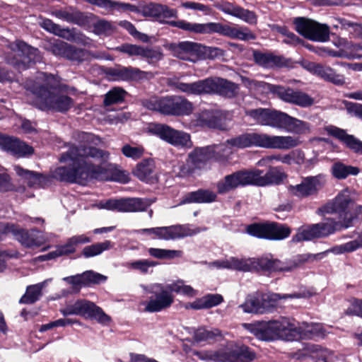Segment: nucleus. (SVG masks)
<instances>
[{"instance_id": "1", "label": "nucleus", "mask_w": 362, "mask_h": 362, "mask_svg": "<svg viewBox=\"0 0 362 362\" xmlns=\"http://www.w3.org/2000/svg\"><path fill=\"white\" fill-rule=\"evenodd\" d=\"M78 145H72L68 151L62 154L59 161L68 163L69 166L58 167L52 171L51 177L59 181L77 182L88 179L108 180L107 169L100 165H95L89 162V158H100L105 161L109 158V153L98 149L93 146L98 145L100 139L87 132L76 134Z\"/></svg>"}, {"instance_id": "2", "label": "nucleus", "mask_w": 362, "mask_h": 362, "mask_svg": "<svg viewBox=\"0 0 362 362\" xmlns=\"http://www.w3.org/2000/svg\"><path fill=\"white\" fill-rule=\"evenodd\" d=\"M354 204L349 194L339 193L332 202L322 206L320 211L323 215L338 214L342 221H336L333 218H325L322 222L306 225L293 236L292 241L299 243L324 238L351 226L355 218L351 212Z\"/></svg>"}, {"instance_id": "3", "label": "nucleus", "mask_w": 362, "mask_h": 362, "mask_svg": "<svg viewBox=\"0 0 362 362\" xmlns=\"http://www.w3.org/2000/svg\"><path fill=\"white\" fill-rule=\"evenodd\" d=\"M60 83L58 75L46 72H40L35 78L26 80L25 88L33 95L30 103L42 111H68L74 102L69 96L57 92Z\"/></svg>"}, {"instance_id": "4", "label": "nucleus", "mask_w": 362, "mask_h": 362, "mask_svg": "<svg viewBox=\"0 0 362 362\" xmlns=\"http://www.w3.org/2000/svg\"><path fill=\"white\" fill-rule=\"evenodd\" d=\"M259 169H242L226 175L216 183L219 194H227L239 187L255 185L264 187L269 185H279L286 175L276 168H270L265 175Z\"/></svg>"}, {"instance_id": "5", "label": "nucleus", "mask_w": 362, "mask_h": 362, "mask_svg": "<svg viewBox=\"0 0 362 362\" xmlns=\"http://www.w3.org/2000/svg\"><path fill=\"white\" fill-rule=\"evenodd\" d=\"M141 287L146 293L153 295L149 298L144 308L148 313H158L170 308L174 302L173 292L190 298L198 293L197 291L189 285H185L181 280L166 286L156 283L148 286L143 285Z\"/></svg>"}, {"instance_id": "6", "label": "nucleus", "mask_w": 362, "mask_h": 362, "mask_svg": "<svg viewBox=\"0 0 362 362\" xmlns=\"http://www.w3.org/2000/svg\"><path fill=\"white\" fill-rule=\"evenodd\" d=\"M231 147L245 148L258 146L265 148L290 149L299 145L298 138L291 136H274L267 134L245 133L226 141Z\"/></svg>"}, {"instance_id": "7", "label": "nucleus", "mask_w": 362, "mask_h": 362, "mask_svg": "<svg viewBox=\"0 0 362 362\" xmlns=\"http://www.w3.org/2000/svg\"><path fill=\"white\" fill-rule=\"evenodd\" d=\"M246 115L257 124L289 132L300 133L305 122L286 112L270 108L259 107L246 111Z\"/></svg>"}, {"instance_id": "8", "label": "nucleus", "mask_w": 362, "mask_h": 362, "mask_svg": "<svg viewBox=\"0 0 362 362\" xmlns=\"http://www.w3.org/2000/svg\"><path fill=\"white\" fill-rule=\"evenodd\" d=\"M146 108L166 116H187L194 110L193 104L183 96L173 95L153 96L142 100Z\"/></svg>"}, {"instance_id": "9", "label": "nucleus", "mask_w": 362, "mask_h": 362, "mask_svg": "<svg viewBox=\"0 0 362 362\" xmlns=\"http://www.w3.org/2000/svg\"><path fill=\"white\" fill-rule=\"evenodd\" d=\"M291 321L283 318L279 320H271L268 322H257L251 325V332L258 339L262 341H274L277 339H283L290 341Z\"/></svg>"}, {"instance_id": "10", "label": "nucleus", "mask_w": 362, "mask_h": 362, "mask_svg": "<svg viewBox=\"0 0 362 362\" xmlns=\"http://www.w3.org/2000/svg\"><path fill=\"white\" fill-rule=\"evenodd\" d=\"M246 233L255 238L268 240H282L291 233V228L284 223L264 221L247 225Z\"/></svg>"}, {"instance_id": "11", "label": "nucleus", "mask_w": 362, "mask_h": 362, "mask_svg": "<svg viewBox=\"0 0 362 362\" xmlns=\"http://www.w3.org/2000/svg\"><path fill=\"white\" fill-rule=\"evenodd\" d=\"M60 312L64 316L80 315L96 320L103 325L108 324L111 320L110 317L106 315L101 308L85 299L78 300L73 304L67 305L60 309Z\"/></svg>"}, {"instance_id": "12", "label": "nucleus", "mask_w": 362, "mask_h": 362, "mask_svg": "<svg viewBox=\"0 0 362 362\" xmlns=\"http://www.w3.org/2000/svg\"><path fill=\"white\" fill-rule=\"evenodd\" d=\"M49 49L55 56L64 58L76 64L90 61L93 58H99L98 55L88 49L77 47L62 40H57L52 43Z\"/></svg>"}, {"instance_id": "13", "label": "nucleus", "mask_w": 362, "mask_h": 362, "mask_svg": "<svg viewBox=\"0 0 362 362\" xmlns=\"http://www.w3.org/2000/svg\"><path fill=\"white\" fill-rule=\"evenodd\" d=\"M151 131L160 139L175 147L190 148L193 146L189 134L175 129L167 124H155Z\"/></svg>"}, {"instance_id": "14", "label": "nucleus", "mask_w": 362, "mask_h": 362, "mask_svg": "<svg viewBox=\"0 0 362 362\" xmlns=\"http://www.w3.org/2000/svg\"><path fill=\"white\" fill-rule=\"evenodd\" d=\"M0 232L12 235L16 240L26 247H39L45 242L42 235L35 234V233H40L37 229L28 231L12 223H0Z\"/></svg>"}, {"instance_id": "15", "label": "nucleus", "mask_w": 362, "mask_h": 362, "mask_svg": "<svg viewBox=\"0 0 362 362\" xmlns=\"http://www.w3.org/2000/svg\"><path fill=\"white\" fill-rule=\"evenodd\" d=\"M152 203L153 201L149 199L126 198L101 202L98 206L100 209L119 212H138L146 210Z\"/></svg>"}, {"instance_id": "16", "label": "nucleus", "mask_w": 362, "mask_h": 362, "mask_svg": "<svg viewBox=\"0 0 362 362\" xmlns=\"http://www.w3.org/2000/svg\"><path fill=\"white\" fill-rule=\"evenodd\" d=\"M205 33H218L221 35L243 41L254 40L256 35L246 26H231L221 23H205Z\"/></svg>"}, {"instance_id": "17", "label": "nucleus", "mask_w": 362, "mask_h": 362, "mask_svg": "<svg viewBox=\"0 0 362 362\" xmlns=\"http://www.w3.org/2000/svg\"><path fill=\"white\" fill-rule=\"evenodd\" d=\"M240 91L239 84L221 77L205 78V93L216 94L227 99L236 98Z\"/></svg>"}, {"instance_id": "18", "label": "nucleus", "mask_w": 362, "mask_h": 362, "mask_svg": "<svg viewBox=\"0 0 362 362\" xmlns=\"http://www.w3.org/2000/svg\"><path fill=\"white\" fill-rule=\"evenodd\" d=\"M327 251L319 252L317 254H300L294 256L292 259L281 261L278 259L273 258V272H291L296 269L302 267L305 263L313 262L314 261L320 260L324 258Z\"/></svg>"}, {"instance_id": "19", "label": "nucleus", "mask_w": 362, "mask_h": 362, "mask_svg": "<svg viewBox=\"0 0 362 362\" xmlns=\"http://www.w3.org/2000/svg\"><path fill=\"white\" fill-rule=\"evenodd\" d=\"M41 28L47 32L62 37L68 41L86 45L89 40L76 28H62L61 26L48 18L42 19L40 22Z\"/></svg>"}, {"instance_id": "20", "label": "nucleus", "mask_w": 362, "mask_h": 362, "mask_svg": "<svg viewBox=\"0 0 362 362\" xmlns=\"http://www.w3.org/2000/svg\"><path fill=\"white\" fill-rule=\"evenodd\" d=\"M11 49L18 52L20 59L15 63V66L20 71L31 67L40 59L38 49L28 45L23 41H16L11 45Z\"/></svg>"}, {"instance_id": "21", "label": "nucleus", "mask_w": 362, "mask_h": 362, "mask_svg": "<svg viewBox=\"0 0 362 362\" xmlns=\"http://www.w3.org/2000/svg\"><path fill=\"white\" fill-rule=\"evenodd\" d=\"M168 47L174 57L191 62L197 61L202 52L201 44L190 41L170 43Z\"/></svg>"}, {"instance_id": "22", "label": "nucleus", "mask_w": 362, "mask_h": 362, "mask_svg": "<svg viewBox=\"0 0 362 362\" xmlns=\"http://www.w3.org/2000/svg\"><path fill=\"white\" fill-rule=\"evenodd\" d=\"M107 76L115 81H137L152 77L151 72H146L132 66L117 65L107 69Z\"/></svg>"}, {"instance_id": "23", "label": "nucleus", "mask_w": 362, "mask_h": 362, "mask_svg": "<svg viewBox=\"0 0 362 362\" xmlns=\"http://www.w3.org/2000/svg\"><path fill=\"white\" fill-rule=\"evenodd\" d=\"M322 186L320 176H308L298 185H289L288 189L293 196L304 199L317 194Z\"/></svg>"}, {"instance_id": "24", "label": "nucleus", "mask_w": 362, "mask_h": 362, "mask_svg": "<svg viewBox=\"0 0 362 362\" xmlns=\"http://www.w3.org/2000/svg\"><path fill=\"white\" fill-rule=\"evenodd\" d=\"M141 14L145 17H151L163 23L166 18L177 17L175 9L170 8L166 5L151 2L141 5Z\"/></svg>"}, {"instance_id": "25", "label": "nucleus", "mask_w": 362, "mask_h": 362, "mask_svg": "<svg viewBox=\"0 0 362 362\" xmlns=\"http://www.w3.org/2000/svg\"><path fill=\"white\" fill-rule=\"evenodd\" d=\"M0 148L18 156H25L33 153L32 146L17 138L4 135H0Z\"/></svg>"}, {"instance_id": "26", "label": "nucleus", "mask_w": 362, "mask_h": 362, "mask_svg": "<svg viewBox=\"0 0 362 362\" xmlns=\"http://www.w3.org/2000/svg\"><path fill=\"white\" fill-rule=\"evenodd\" d=\"M328 134L337 139L345 146L358 154H362V141L354 135L347 134L346 131L335 126L327 129Z\"/></svg>"}, {"instance_id": "27", "label": "nucleus", "mask_w": 362, "mask_h": 362, "mask_svg": "<svg viewBox=\"0 0 362 362\" xmlns=\"http://www.w3.org/2000/svg\"><path fill=\"white\" fill-rule=\"evenodd\" d=\"M253 59L256 64L264 68L284 67L288 65V60L283 56L275 55L272 52L253 51Z\"/></svg>"}, {"instance_id": "28", "label": "nucleus", "mask_w": 362, "mask_h": 362, "mask_svg": "<svg viewBox=\"0 0 362 362\" xmlns=\"http://www.w3.org/2000/svg\"><path fill=\"white\" fill-rule=\"evenodd\" d=\"M322 334V327L320 324L306 325L303 328L296 327L294 323L291 322L290 327V341H298L301 339H312L319 337Z\"/></svg>"}, {"instance_id": "29", "label": "nucleus", "mask_w": 362, "mask_h": 362, "mask_svg": "<svg viewBox=\"0 0 362 362\" xmlns=\"http://www.w3.org/2000/svg\"><path fill=\"white\" fill-rule=\"evenodd\" d=\"M14 170L30 187H45L51 182V177L49 176L24 169L19 165H15Z\"/></svg>"}, {"instance_id": "30", "label": "nucleus", "mask_w": 362, "mask_h": 362, "mask_svg": "<svg viewBox=\"0 0 362 362\" xmlns=\"http://www.w3.org/2000/svg\"><path fill=\"white\" fill-rule=\"evenodd\" d=\"M310 69L313 74L336 86H343L346 83L344 75L337 74L335 70L329 66L312 63Z\"/></svg>"}, {"instance_id": "31", "label": "nucleus", "mask_w": 362, "mask_h": 362, "mask_svg": "<svg viewBox=\"0 0 362 362\" xmlns=\"http://www.w3.org/2000/svg\"><path fill=\"white\" fill-rule=\"evenodd\" d=\"M195 232L186 226L174 225L158 227L157 239L170 240L182 238L194 234Z\"/></svg>"}, {"instance_id": "32", "label": "nucleus", "mask_w": 362, "mask_h": 362, "mask_svg": "<svg viewBox=\"0 0 362 362\" xmlns=\"http://www.w3.org/2000/svg\"><path fill=\"white\" fill-rule=\"evenodd\" d=\"M134 175L141 181L153 183L158 180L155 162L151 158L144 159L136 164Z\"/></svg>"}, {"instance_id": "33", "label": "nucleus", "mask_w": 362, "mask_h": 362, "mask_svg": "<svg viewBox=\"0 0 362 362\" xmlns=\"http://www.w3.org/2000/svg\"><path fill=\"white\" fill-rule=\"evenodd\" d=\"M228 115L226 111L221 110H205V126L211 129H216L221 131H227Z\"/></svg>"}, {"instance_id": "34", "label": "nucleus", "mask_w": 362, "mask_h": 362, "mask_svg": "<svg viewBox=\"0 0 362 362\" xmlns=\"http://www.w3.org/2000/svg\"><path fill=\"white\" fill-rule=\"evenodd\" d=\"M106 279V277L93 271H86L82 274L63 278V280L74 287L88 286L91 284H98Z\"/></svg>"}, {"instance_id": "35", "label": "nucleus", "mask_w": 362, "mask_h": 362, "mask_svg": "<svg viewBox=\"0 0 362 362\" xmlns=\"http://www.w3.org/2000/svg\"><path fill=\"white\" fill-rule=\"evenodd\" d=\"M302 297L300 293H293L291 294H280V293H272L266 294L260 293V306L261 314L272 313L276 307L278 300L281 299L287 298H300Z\"/></svg>"}, {"instance_id": "36", "label": "nucleus", "mask_w": 362, "mask_h": 362, "mask_svg": "<svg viewBox=\"0 0 362 362\" xmlns=\"http://www.w3.org/2000/svg\"><path fill=\"white\" fill-rule=\"evenodd\" d=\"M228 362H252L256 358V353L245 344H235L228 349Z\"/></svg>"}, {"instance_id": "37", "label": "nucleus", "mask_w": 362, "mask_h": 362, "mask_svg": "<svg viewBox=\"0 0 362 362\" xmlns=\"http://www.w3.org/2000/svg\"><path fill=\"white\" fill-rule=\"evenodd\" d=\"M214 264H218V267L233 269L243 272H252V257L247 259H238L237 257H231L221 262H216Z\"/></svg>"}, {"instance_id": "38", "label": "nucleus", "mask_w": 362, "mask_h": 362, "mask_svg": "<svg viewBox=\"0 0 362 362\" xmlns=\"http://www.w3.org/2000/svg\"><path fill=\"white\" fill-rule=\"evenodd\" d=\"M51 14L59 19L78 25H81L85 23V16L79 11L72 10L71 11L66 9H54L52 11Z\"/></svg>"}, {"instance_id": "39", "label": "nucleus", "mask_w": 362, "mask_h": 362, "mask_svg": "<svg viewBox=\"0 0 362 362\" xmlns=\"http://www.w3.org/2000/svg\"><path fill=\"white\" fill-rule=\"evenodd\" d=\"M90 242L91 238L86 235H78L68 238L65 244L59 245V247L63 256H65L74 253L78 245L89 243Z\"/></svg>"}, {"instance_id": "40", "label": "nucleus", "mask_w": 362, "mask_h": 362, "mask_svg": "<svg viewBox=\"0 0 362 362\" xmlns=\"http://www.w3.org/2000/svg\"><path fill=\"white\" fill-rule=\"evenodd\" d=\"M45 283L42 282L27 286L25 294L20 298L21 304H33L37 302L42 295V288Z\"/></svg>"}, {"instance_id": "41", "label": "nucleus", "mask_w": 362, "mask_h": 362, "mask_svg": "<svg viewBox=\"0 0 362 362\" xmlns=\"http://www.w3.org/2000/svg\"><path fill=\"white\" fill-rule=\"evenodd\" d=\"M204 163V149L201 147L195 148L188 155L186 160L187 170L186 173L191 174L194 170L200 169Z\"/></svg>"}, {"instance_id": "42", "label": "nucleus", "mask_w": 362, "mask_h": 362, "mask_svg": "<svg viewBox=\"0 0 362 362\" xmlns=\"http://www.w3.org/2000/svg\"><path fill=\"white\" fill-rule=\"evenodd\" d=\"M112 247L113 243L110 240L96 243L84 247L81 251V255L85 258L93 257L100 255L104 251L108 250Z\"/></svg>"}, {"instance_id": "43", "label": "nucleus", "mask_w": 362, "mask_h": 362, "mask_svg": "<svg viewBox=\"0 0 362 362\" xmlns=\"http://www.w3.org/2000/svg\"><path fill=\"white\" fill-rule=\"evenodd\" d=\"M273 257L271 254L252 257V272L272 273Z\"/></svg>"}, {"instance_id": "44", "label": "nucleus", "mask_w": 362, "mask_h": 362, "mask_svg": "<svg viewBox=\"0 0 362 362\" xmlns=\"http://www.w3.org/2000/svg\"><path fill=\"white\" fill-rule=\"evenodd\" d=\"M335 56L349 59H361L362 58V45L347 42L343 48L337 51Z\"/></svg>"}, {"instance_id": "45", "label": "nucleus", "mask_w": 362, "mask_h": 362, "mask_svg": "<svg viewBox=\"0 0 362 362\" xmlns=\"http://www.w3.org/2000/svg\"><path fill=\"white\" fill-rule=\"evenodd\" d=\"M359 172L358 167L347 165L341 162L334 163L332 167L333 176L339 180L345 179L350 175H356Z\"/></svg>"}, {"instance_id": "46", "label": "nucleus", "mask_w": 362, "mask_h": 362, "mask_svg": "<svg viewBox=\"0 0 362 362\" xmlns=\"http://www.w3.org/2000/svg\"><path fill=\"white\" fill-rule=\"evenodd\" d=\"M315 22L305 17H297L293 21L296 32L306 39H308L309 35H311Z\"/></svg>"}, {"instance_id": "47", "label": "nucleus", "mask_w": 362, "mask_h": 362, "mask_svg": "<svg viewBox=\"0 0 362 362\" xmlns=\"http://www.w3.org/2000/svg\"><path fill=\"white\" fill-rule=\"evenodd\" d=\"M267 90L281 100L291 103L294 94V89L279 85L267 83Z\"/></svg>"}, {"instance_id": "48", "label": "nucleus", "mask_w": 362, "mask_h": 362, "mask_svg": "<svg viewBox=\"0 0 362 362\" xmlns=\"http://www.w3.org/2000/svg\"><path fill=\"white\" fill-rule=\"evenodd\" d=\"M329 33L330 30L328 25L320 24L316 21L308 40L317 42H326L329 39Z\"/></svg>"}, {"instance_id": "49", "label": "nucleus", "mask_w": 362, "mask_h": 362, "mask_svg": "<svg viewBox=\"0 0 362 362\" xmlns=\"http://www.w3.org/2000/svg\"><path fill=\"white\" fill-rule=\"evenodd\" d=\"M127 94V92L122 88H113L105 95L103 104L107 107L120 103L124 100Z\"/></svg>"}, {"instance_id": "50", "label": "nucleus", "mask_w": 362, "mask_h": 362, "mask_svg": "<svg viewBox=\"0 0 362 362\" xmlns=\"http://www.w3.org/2000/svg\"><path fill=\"white\" fill-rule=\"evenodd\" d=\"M175 88L187 94L199 95L204 92V81L201 80L190 83L178 82L175 84Z\"/></svg>"}, {"instance_id": "51", "label": "nucleus", "mask_w": 362, "mask_h": 362, "mask_svg": "<svg viewBox=\"0 0 362 362\" xmlns=\"http://www.w3.org/2000/svg\"><path fill=\"white\" fill-rule=\"evenodd\" d=\"M240 308L245 313L261 314L262 310L260 306V293L250 296Z\"/></svg>"}, {"instance_id": "52", "label": "nucleus", "mask_w": 362, "mask_h": 362, "mask_svg": "<svg viewBox=\"0 0 362 362\" xmlns=\"http://www.w3.org/2000/svg\"><path fill=\"white\" fill-rule=\"evenodd\" d=\"M170 25L194 33L204 32V24L192 23L184 20L171 21L167 22Z\"/></svg>"}, {"instance_id": "53", "label": "nucleus", "mask_w": 362, "mask_h": 362, "mask_svg": "<svg viewBox=\"0 0 362 362\" xmlns=\"http://www.w3.org/2000/svg\"><path fill=\"white\" fill-rule=\"evenodd\" d=\"M158 264V262L144 259L129 262L127 264V267L131 269L138 271L142 274H146L152 272V271L149 270L150 268H153Z\"/></svg>"}, {"instance_id": "54", "label": "nucleus", "mask_w": 362, "mask_h": 362, "mask_svg": "<svg viewBox=\"0 0 362 362\" xmlns=\"http://www.w3.org/2000/svg\"><path fill=\"white\" fill-rule=\"evenodd\" d=\"M148 252L151 256L158 259H172L182 256V251L175 250L150 247Z\"/></svg>"}, {"instance_id": "55", "label": "nucleus", "mask_w": 362, "mask_h": 362, "mask_svg": "<svg viewBox=\"0 0 362 362\" xmlns=\"http://www.w3.org/2000/svg\"><path fill=\"white\" fill-rule=\"evenodd\" d=\"M291 104L301 107H308L314 104V99L306 93L294 90Z\"/></svg>"}, {"instance_id": "56", "label": "nucleus", "mask_w": 362, "mask_h": 362, "mask_svg": "<svg viewBox=\"0 0 362 362\" xmlns=\"http://www.w3.org/2000/svg\"><path fill=\"white\" fill-rule=\"evenodd\" d=\"M93 33L98 35H110L115 30L114 25L106 20H98L93 24Z\"/></svg>"}, {"instance_id": "57", "label": "nucleus", "mask_w": 362, "mask_h": 362, "mask_svg": "<svg viewBox=\"0 0 362 362\" xmlns=\"http://www.w3.org/2000/svg\"><path fill=\"white\" fill-rule=\"evenodd\" d=\"M228 362V349L224 350H205V361Z\"/></svg>"}, {"instance_id": "58", "label": "nucleus", "mask_w": 362, "mask_h": 362, "mask_svg": "<svg viewBox=\"0 0 362 362\" xmlns=\"http://www.w3.org/2000/svg\"><path fill=\"white\" fill-rule=\"evenodd\" d=\"M143 46L129 43L122 44L115 48V50L128 54L129 57L141 56Z\"/></svg>"}, {"instance_id": "59", "label": "nucleus", "mask_w": 362, "mask_h": 362, "mask_svg": "<svg viewBox=\"0 0 362 362\" xmlns=\"http://www.w3.org/2000/svg\"><path fill=\"white\" fill-rule=\"evenodd\" d=\"M121 151L125 157L137 160L143 156L144 149L142 146H132L129 144H125L122 146Z\"/></svg>"}, {"instance_id": "60", "label": "nucleus", "mask_w": 362, "mask_h": 362, "mask_svg": "<svg viewBox=\"0 0 362 362\" xmlns=\"http://www.w3.org/2000/svg\"><path fill=\"white\" fill-rule=\"evenodd\" d=\"M141 53V57L146 59L150 64L156 63L163 58V54L158 49L143 47Z\"/></svg>"}, {"instance_id": "61", "label": "nucleus", "mask_w": 362, "mask_h": 362, "mask_svg": "<svg viewBox=\"0 0 362 362\" xmlns=\"http://www.w3.org/2000/svg\"><path fill=\"white\" fill-rule=\"evenodd\" d=\"M204 202V189H198L194 192L187 193L180 202L181 204L191 203H203Z\"/></svg>"}, {"instance_id": "62", "label": "nucleus", "mask_w": 362, "mask_h": 362, "mask_svg": "<svg viewBox=\"0 0 362 362\" xmlns=\"http://www.w3.org/2000/svg\"><path fill=\"white\" fill-rule=\"evenodd\" d=\"M224 301V298L219 293H208L205 294V309H209L215 306H218Z\"/></svg>"}, {"instance_id": "63", "label": "nucleus", "mask_w": 362, "mask_h": 362, "mask_svg": "<svg viewBox=\"0 0 362 362\" xmlns=\"http://www.w3.org/2000/svg\"><path fill=\"white\" fill-rule=\"evenodd\" d=\"M359 247H362V235H360L356 240L347 242L340 245L341 252H351Z\"/></svg>"}, {"instance_id": "64", "label": "nucleus", "mask_w": 362, "mask_h": 362, "mask_svg": "<svg viewBox=\"0 0 362 362\" xmlns=\"http://www.w3.org/2000/svg\"><path fill=\"white\" fill-rule=\"evenodd\" d=\"M347 112L354 117L362 120V104L348 102L346 105Z\"/></svg>"}]
</instances>
